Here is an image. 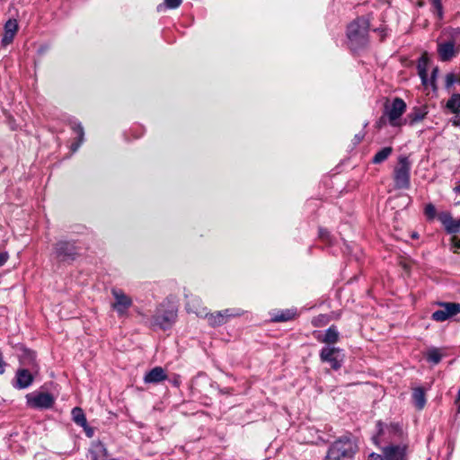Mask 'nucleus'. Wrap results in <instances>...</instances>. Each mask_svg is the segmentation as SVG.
<instances>
[{
    "mask_svg": "<svg viewBox=\"0 0 460 460\" xmlns=\"http://www.w3.org/2000/svg\"><path fill=\"white\" fill-rule=\"evenodd\" d=\"M358 450L355 441L342 437L330 447L324 460H351Z\"/></svg>",
    "mask_w": 460,
    "mask_h": 460,
    "instance_id": "f257e3e1",
    "label": "nucleus"
},
{
    "mask_svg": "<svg viewBox=\"0 0 460 460\" xmlns=\"http://www.w3.org/2000/svg\"><path fill=\"white\" fill-rule=\"evenodd\" d=\"M406 108L405 102L399 97L394 98L391 103H385L384 115L380 119L379 125L384 123L385 119H387L392 127H402L405 124L402 116L406 111Z\"/></svg>",
    "mask_w": 460,
    "mask_h": 460,
    "instance_id": "f03ea898",
    "label": "nucleus"
},
{
    "mask_svg": "<svg viewBox=\"0 0 460 460\" xmlns=\"http://www.w3.org/2000/svg\"><path fill=\"white\" fill-rule=\"evenodd\" d=\"M411 164L408 157L400 156L394 170V180L397 189H409Z\"/></svg>",
    "mask_w": 460,
    "mask_h": 460,
    "instance_id": "7ed1b4c3",
    "label": "nucleus"
},
{
    "mask_svg": "<svg viewBox=\"0 0 460 460\" xmlns=\"http://www.w3.org/2000/svg\"><path fill=\"white\" fill-rule=\"evenodd\" d=\"M27 404L32 409H49L55 402V398L49 393L34 392L26 395Z\"/></svg>",
    "mask_w": 460,
    "mask_h": 460,
    "instance_id": "20e7f679",
    "label": "nucleus"
},
{
    "mask_svg": "<svg viewBox=\"0 0 460 460\" xmlns=\"http://www.w3.org/2000/svg\"><path fill=\"white\" fill-rule=\"evenodd\" d=\"M111 294L115 299L111 305L112 308L117 312L119 316L127 315L128 308L133 304L132 299L120 289L113 288Z\"/></svg>",
    "mask_w": 460,
    "mask_h": 460,
    "instance_id": "39448f33",
    "label": "nucleus"
},
{
    "mask_svg": "<svg viewBox=\"0 0 460 460\" xmlns=\"http://www.w3.org/2000/svg\"><path fill=\"white\" fill-rule=\"evenodd\" d=\"M440 306L442 308L435 311L431 315L436 322H444L460 313V304L458 303H441Z\"/></svg>",
    "mask_w": 460,
    "mask_h": 460,
    "instance_id": "423d86ee",
    "label": "nucleus"
},
{
    "mask_svg": "<svg viewBox=\"0 0 460 460\" xmlns=\"http://www.w3.org/2000/svg\"><path fill=\"white\" fill-rule=\"evenodd\" d=\"M55 254L59 261H73L77 254V251L73 243L61 241L55 245Z\"/></svg>",
    "mask_w": 460,
    "mask_h": 460,
    "instance_id": "0eeeda50",
    "label": "nucleus"
},
{
    "mask_svg": "<svg viewBox=\"0 0 460 460\" xmlns=\"http://www.w3.org/2000/svg\"><path fill=\"white\" fill-rule=\"evenodd\" d=\"M459 44L456 39L441 41L438 44V52L442 61H448L459 52Z\"/></svg>",
    "mask_w": 460,
    "mask_h": 460,
    "instance_id": "6e6552de",
    "label": "nucleus"
},
{
    "mask_svg": "<svg viewBox=\"0 0 460 460\" xmlns=\"http://www.w3.org/2000/svg\"><path fill=\"white\" fill-rule=\"evenodd\" d=\"M341 350L334 347H324L320 352V358L323 362H328L331 367L337 370L341 367Z\"/></svg>",
    "mask_w": 460,
    "mask_h": 460,
    "instance_id": "1a4fd4ad",
    "label": "nucleus"
},
{
    "mask_svg": "<svg viewBox=\"0 0 460 460\" xmlns=\"http://www.w3.org/2000/svg\"><path fill=\"white\" fill-rule=\"evenodd\" d=\"M38 374L39 373H34L30 369L19 367L15 374L13 386L18 389L29 387L32 384L35 376Z\"/></svg>",
    "mask_w": 460,
    "mask_h": 460,
    "instance_id": "9d476101",
    "label": "nucleus"
},
{
    "mask_svg": "<svg viewBox=\"0 0 460 460\" xmlns=\"http://www.w3.org/2000/svg\"><path fill=\"white\" fill-rule=\"evenodd\" d=\"M176 316V311L173 309L163 312L161 308H158L155 315L154 316V321L155 323L159 325L161 328L167 329L171 327L172 323H174Z\"/></svg>",
    "mask_w": 460,
    "mask_h": 460,
    "instance_id": "9b49d317",
    "label": "nucleus"
},
{
    "mask_svg": "<svg viewBox=\"0 0 460 460\" xmlns=\"http://www.w3.org/2000/svg\"><path fill=\"white\" fill-rule=\"evenodd\" d=\"M438 219L448 234L460 232V217L456 220L449 212L445 211L438 214Z\"/></svg>",
    "mask_w": 460,
    "mask_h": 460,
    "instance_id": "f8f14e48",
    "label": "nucleus"
},
{
    "mask_svg": "<svg viewBox=\"0 0 460 460\" xmlns=\"http://www.w3.org/2000/svg\"><path fill=\"white\" fill-rule=\"evenodd\" d=\"M20 367L27 368L34 373H39L40 367L36 360L35 352L24 349L22 354L20 356Z\"/></svg>",
    "mask_w": 460,
    "mask_h": 460,
    "instance_id": "ddd939ff",
    "label": "nucleus"
},
{
    "mask_svg": "<svg viewBox=\"0 0 460 460\" xmlns=\"http://www.w3.org/2000/svg\"><path fill=\"white\" fill-rule=\"evenodd\" d=\"M385 460H406V446H389L383 449Z\"/></svg>",
    "mask_w": 460,
    "mask_h": 460,
    "instance_id": "4468645a",
    "label": "nucleus"
},
{
    "mask_svg": "<svg viewBox=\"0 0 460 460\" xmlns=\"http://www.w3.org/2000/svg\"><path fill=\"white\" fill-rule=\"evenodd\" d=\"M427 114V106L413 107L411 112L407 115V118L404 119V123H409V125L413 126L414 124L424 119Z\"/></svg>",
    "mask_w": 460,
    "mask_h": 460,
    "instance_id": "2eb2a0df",
    "label": "nucleus"
},
{
    "mask_svg": "<svg viewBox=\"0 0 460 460\" xmlns=\"http://www.w3.org/2000/svg\"><path fill=\"white\" fill-rule=\"evenodd\" d=\"M367 31H349L348 39L351 48L356 49L364 46L367 43Z\"/></svg>",
    "mask_w": 460,
    "mask_h": 460,
    "instance_id": "dca6fc26",
    "label": "nucleus"
},
{
    "mask_svg": "<svg viewBox=\"0 0 460 460\" xmlns=\"http://www.w3.org/2000/svg\"><path fill=\"white\" fill-rule=\"evenodd\" d=\"M167 378V376L164 370L161 367H155L148 373L146 374L144 377L145 383H159Z\"/></svg>",
    "mask_w": 460,
    "mask_h": 460,
    "instance_id": "f3484780",
    "label": "nucleus"
},
{
    "mask_svg": "<svg viewBox=\"0 0 460 460\" xmlns=\"http://www.w3.org/2000/svg\"><path fill=\"white\" fill-rule=\"evenodd\" d=\"M107 449L102 442H96L90 450V460H106Z\"/></svg>",
    "mask_w": 460,
    "mask_h": 460,
    "instance_id": "a211bd4d",
    "label": "nucleus"
},
{
    "mask_svg": "<svg viewBox=\"0 0 460 460\" xmlns=\"http://www.w3.org/2000/svg\"><path fill=\"white\" fill-rule=\"evenodd\" d=\"M412 401L418 410L424 408L426 404L425 392L421 387H416L412 391Z\"/></svg>",
    "mask_w": 460,
    "mask_h": 460,
    "instance_id": "6ab92c4d",
    "label": "nucleus"
},
{
    "mask_svg": "<svg viewBox=\"0 0 460 460\" xmlns=\"http://www.w3.org/2000/svg\"><path fill=\"white\" fill-rule=\"evenodd\" d=\"M430 4L432 7V12L434 14L435 19L437 20L435 25L436 26H441V23L439 22L443 18V7L441 0H429Z\"/></svg>",
    "mask_w": 460,
    "mask_h": 460,
    "instance_id": "aec40b11",
    "label": "nucleus"
},
{
    "mask_svg": "<svg viewBox=\"0 0 460 460\" xmlns=\"http://www.w3.org/2000/svg\"><path fill=\"white\" fill-rule=\"evenodd\" d=\"M322 342L327 344H334L339 340V332L335 326H331L326 330L325 335L323 339H318Z\"/></svg>",
    "mask_w": 460,
    "mask_h": 460,
    "instance_id": "412c9836",
    "label": "nucleus"
},
{
    "mask_svg": "<svg viewBox=\"0 0 460 460\" xmlns=\"http://www.w3.org/2000/svg\"><path fill=\"white\" fill-rule=\"evenodd\" d=\"M442 357L443 353L441 352V349L438 348H430L426 353L427 360L435 365L440 362Z\"/></svg>",
    "mask_w": 460,
    "mask_h": 460,
    "instance_id": "4be33fe9",
    "label": "nucleus"
},
{
    "mask_svg": "<svg viewBox=\"0 0 460 460\" xmlns=\"http://www.w3.org/2000/svg\"><path fill=\"white\" fill-rule=\"evenodd\" d=\"M73 420L79 426L85 428L87 425L85 415L83 410L79 407H75L72 410Z\"/></svg>",
    "mask_w": 460,
    "mask_h": 460,
    "instance_id": "5701e85b",
    "label": "nucleus"
},
{
    "mask_svg": "<svg viewBox=\"0 0 460 460\" xmlns=\"http://www.w3.org/2000/svg\"><path fill=\"white\" fill-rule=\"evenodd\" d=\"M447 108L452 113H460V94L454 93L447 102Z\"/></svg>",
    "mask_w": 460,
    "mask_h": 460,
    "instance_id": "b1692460",
    "label": "nucleus"
},
{
    "mask_svg": "<svg viewBox=\"0 0 460 460\" xmlns=\"http://www.w3.org/2000/svg\"><path fill=\"white\" fill-rule=\"evenodd\" d=\"M393 148L390 146H386L378 151L375 156L373 157L374 164H381L385 160H386L389 155L392 154Z\"/></svg>",
    "mask_w": 460,
    "mask_h": 460,
    "instance_id": "393cba45",
    "label": "nucleus"
},
{
    "mask_svg": "<svg viewBox=\"0 0 460 460\" xmlns=\"http://www.w3.org/2000/svg\"><path fill=\"white\" fill-rule=\"evenodd\" d=\"M208 322L212 326H219L226 323V316L219 311L215 314H211L208 316Z\"/></svg>",
    "mask_w": 460,
    "mask_h": 460,
    "instance_id": "a878e982",
    "label": "nucleus"
},
{
    "mask_svg": "<svg viewBox=\"0 0 460 460\" xmlns=\"http://www.w3.org/2000/svg\"><path fill=\"white\" fill-rule=\"evenodd\" d=\"M370 27L369 18L362 16L355 20L349 29H368Z\"/></svg>",
    "mask_w": 460,
    "mask_h": 460,
    "instance_id": "bb28decb",
    "label": "nucleus"
},
{
    "mask_svg": "<svg viewBox=\"0 0 460 460\" xmlns=\"http://www.w3.org/2000/svg\"><path fill=\"white\" fill-rule=\"evenodd\" d=\"M199 300L198 298H193L191 301H189L187 303V307L190 311L195 313L197 315L202 316L207 315L206 309L201 307L198 308L196 307V304H199Z\"/></svg>",
    "mask_w": 460,
    "mask_h": 460,
    "instance_id": "cd10ccee",
    "label": "nucleus"
},
{
    "mask_svg": "<svg viewBox=\"0 0 460 460\" xmlns=\"http://www.w3.org/2000/svg\"><path fill=\"white\" fill-rule=\"evenodd\" d=\"M73 129L75 131V133L77 134L78 138H79L78 143L73 144V146H72L73 151H76L78 149L79 146L84 141V128L80 123L75 124L73 126Z\"/></svg>",
    "mask_w": 460,
    "mask_h": 460,
    "instance_id": "c85d7f7f",
    "label": "nucleus"
},
{
    "mask_svg": "<svg viewBox=\"0 0 460 460\" xmlns=\"http://www.w3.org/2000/svg\"><path fill=\"white\" fill-rule=\"evenodd\" d=\"M296 313L293 310H286L280 314H276L273 317L275 322H286L291 320L295 316Z\"/></svg>",
    "mask_w": 460,
    "mask_h": 460,
    "instance_id": "c756f323",
    "label": "nucleus"
},
{
    "mask_svg": "<svg viewBox=\"0 0 460 460\" xmlns=\"http://www.w3.org/2000/svg\"><path fill=\"white\" fill-rule=\"evenodd\" d=\"M28 24H25L22 19L16 20L10 18L4 25V29H18L19 27H26Z\"/></svg>",
    "mask_w": 460,
    "mask_h": 460,
    "instance_id": "7c9ffc66",
    "label": "nucleus"
},
{
    "mask_svg": "<svg viewBox=\"0 0 460 460\" xmlns=\"http://www.w3.org/2000/svg\"><path fill=\"white\" fill-rule=\"evenodd\" d=\"M15 32L16 31H5L2 39V45L7 46L10 44L15 37Z\"/></svg>",
    "mask_w": 460,
    "mask_h": 460,
    "instance_id": "2f4dec72",
    "label": "nucleus"
},
{
    "mask_svg": "<svg viewBox=\"0 0 460 460\" xmlns=\"http://www.w3.org/2000/svg\"><path fill=\"white\" fill-rule=\"evenodd\" d=\"M221 312L225 314V316H226V322L231 317L241 316L243 314V310L241 309H226Z\"/></svg>",
    "mask_w": 460,
    "mask_h": 460,
    "instance_id": "473e14b6",
    "label": "nucleus"
},
{
    "mask_svg": "<svg viewBox=\"0 0 460 460\" xmlns=\"http://www.w3.org/2000/svg\"><path fill=\"white\" fill-rule=\"evenodd\" d=\"M424 212L429 219H434L437 214L436 208L431 203L426 205Z\"/></svg>",
    "mask_w": 460,
    "mask_h": 460,
    "instance_id": "72a5a7b5",
    "label": "nucleus"
},
{
    "mask_svg": "<svg viewBox=\"0 0 460 460\" xmlns=\"http://www.w3.org/2000/svg\"><path fill=\"white\" fill-rule=\"evenodd\" d=\"M181 0H164V4L167 8H177L181 5Z\"/></svg>",
    "mask_w": 460,
    "mask_h": 460,
    "instance_id": "f704fd0d",
    "label": "nucleus"
},
{
    "mask_svg": "<svg viewBox=\"0 0 460 460\" xmlns=\"http://www.w3.org/2000/svg\"><path fill=\"white\" fill-rule=\"evenodd\" d=\"M389 429L391 432L397 434L399 437L402 434V429L399 424H391Z\"/></svg>",
    "mask_w": 460,
    "mask_h": 460,
    "instance_id": "c9c22d12",
    "label": "nucleus"
},
{
    "mask_svg": "<svg viewBox=\"0 0 460 460\" xmlns=\"http://www.w3.org/2000/svg\"><path fill=\"white\" fill-rule=\"evenodd\" d=\"M9 259V254L7 252H0V267L5 264V262Z\"/></svg>",
    "mask_w": 460,
    "mask_h": 460,
    "instance_id": "e433bc0d",
    "label": "nucleus"
},
{
    "mask_svg": "<svg viewBox=\"0 0 460 460\" xmlns=\"http://www.w3.org/2000/svg\"><path fill=\"white\" fill-rule=\"evenodd\" d=\"M319 236L323 240H329V232L326 229H320L319 230Z\"/></svg>",
    "mask_w": 460,
    "mask_h": 460,
    "instance_id": "4c0bfd02",
    "label": "nucleus"
},
{
    "mask_svg": "<svg viewBox=\"0 0 460 460\" xmlns=\"http://www.w3.org/2000/svg\"><path fill=\"white\" fill-rule=\"evenodd\" d=\"M446 81L447 86L452 85L455 82V75L453 74L447 75Z\"/></svg>",
    "mask_w": 460,
    "mask_h": 460,
    "instance_id": "58836bf2",
    "label": "nucleus"
},
{
    "mask_svg": "<svg viewBox=\"0 0 460 460\" xmlns=\"http://www.w3.org/2000/svg\"><path fill=\"white\" fill-rule=\"evenodd\" d=\"M455 117L452 119V123L454 126L459 127L460 126V113H454Z\"/></svg>",
    "mask_w": 460,
    "mask_h": 460,
    "instance_id": "ea45409f",
    "label": "nucleus"
},
{
    "mask_svg": "<svg viewBox=\"0 0 460 460\" xmlns=\"http://www.w3.org/2000/svg\"><path fill=\"white\" fill-rule=\"evenodd\" d=\"M368 460H385V456H382L378 454L372 453L369 455Z\"/></svg>",
    "mask_w": 460,
    "mask_h": 460,
    "instance_id": "a19ab883",
    "label": "nucleus"
},
{
    "mask_svg": "<svg viewBox=\"0 0 460 460\" xmlns=\"http://www.w3.org/2000/svg\"><path fill=\"white\" fill-rule=\"evenodd\" d=\"M453 242H454V248H455L454 252H456L457 249H460V239H456V237H454Z\"/></svg>",
    "mask_w": 460,
    "mask_h": 460,
    "instance_id": "79ce46f5",
    "label": "nucleus"
},
{
    "mask_svg": "<svg viewBox=\"0 0 460 460\" xmlns=\"http://www.w3.org/2000/svg\"><path fill=\"white\" fill-rule=\"evenodd\" d=\"M419 75L422 78V80L424 81L425 78H426V72H425L424 69L420 68V66H419Z\"/></svg>",
    "mask_w": 460,
    "mask_h": 460,
    "instance_id": "37998d69",
    "label": "nucleus"
},
{
    "mask_svg": "<svg viewBox=\"0 0 460 460\" xmlns=\"http://www.w3.org/2000/svg\"><path fill=\"white\" fill-rule=\"evenodd\" d=\"M4 366H5V363L0 359V374H3L4 372Z\"/></svg>",
    "mask_w": 460,
    "mask_h": 460,
    "instance_id": "c03bdc74",
    "label": "nucleus"
},
{
    "mask_svg": "<svg viewBox=\"0 0 460 460\" xmlns=\"http://www.w3.org/2000/svg\"><path fill=\"white\" fill-rule=\"evenodd\" d=\"M454 190H455L456 193L460 194V184H458L457 186H456V187H455V189H454Z\"/></svg>",
    "mask_w": 460,
    "mask_h": 460,
    "instance_id": "a18cd8bd",
    "label": "nucleus"
},
{
    "mask_svg": "<svg viewBox=\"0 0 460 460\" xmlns=\"http://www.w3.org/2000/svg\"><path fill=\"white\" fill-rule=\"evenodd\" d=\"M417 4H418V6L421 7V6L424 5V1L423 0H418Z\"/></svg>",
    "mask_w": 460,
    "mask_h": 460,
    "instance_id": "49530a36",
    "label": "nucleus"
},
{
    "mask_svg": "<svg viewBox=\"0 0 460 460\" xmlns=\"http://www.w3.org/2000/svg\"><path fill=\"white\" fill-rule=\"evenodd\" d=\"M436 73H438V68H435V69L433 70V75H435Z\"/></svg>",
    "mask_w": 460,
    "mask_h": 460,
    "instance_id": "de8ad7c7",
    "label": "nucleus"
},
{
    "mask_svg": "<svg viewBox=\"0 0 460 460\" xmlns=\"http://www.w3.org/2000/svg\"><path fill=\"white\" fill-rule=\"evenodd\" d=\"M110 460H118V459H116V458H111V459H110Z\"/></svg>",
    "mask_w": 460,
    "mask_h": 460,
    "instance_id": "09e8293b",
    "label": "nucleus"
}]
</instances>
